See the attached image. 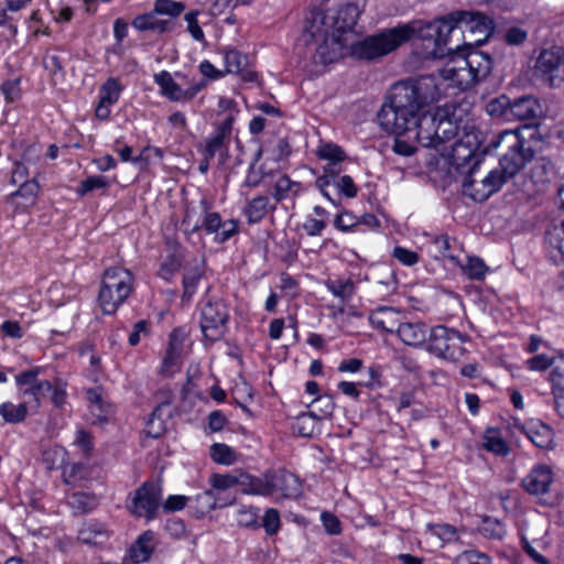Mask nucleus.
Here are the masks:
<instances>
[{"instance_id":"17","label":"nucleus","mask_w":564,"mask_h":564,"mask_svg":"<svg viewBox=\"0 0 564 564\" xmlns=\"http://www.w3.org/2000/svg\"><path fill=\"white\" fill-rule=\"evenodd\" d=\"M154 549V533L150 530L145 531L130 546L129 554L123 557V561H131V564L144 563L150 560Z\"/></svg>"},{"instance_id":"4","label":"nucleus","mask_w":564,"mask_h":564,"mask_svg":"<svg viewBox=\"0 0 564 564\" xmlns=\"http://www.w3.org/2000/svg\"><path fill=\"white\" fill-rule=\"evenodd\" d=\"M133 275L122 267H112L105 271L98 301L105 314H115L118 307L130 296Z\"/></svg>"},{"instance_id":"23","label":"nucleus","mask_w":564,"mask_h":564,"mask_svg":"<svg viewBox=\"0 0 564 564\" xmlns=\"http://www.w3.org/2000/svg\"><path fill=\"white\" fill-rule=\"evenodd\" d=\"M110 536L109 530L99 522H88L78 532V540L87 545H104Z\"/></svg>"},{"instance_id":"58","label":"nucleus","mask_w":564,"mask_h":564,"mask_svg":"<svg viewBox=\"0 0 564 564\" xmlns=\"http://www.w3.org/2000/svg\"><path fill=\"white\" fill-rule=\"evenodd\" d=\"M191 497L182 496V495H173L167 497V499L162 502V508L165 512H176L184 509L189 502Z\"/></svg>"},{"instance_id":"52","label":"nucleus","mask_w":564,"mask_h":564,"mask_svg":"<svg viewBox=\"0 0 564 564\" xmlns=\"http://www.w3.org/2000/svg\"><path fill=\"white\" fill-rule=\"evenodd\" d=\"M53 384L47 380H41L23 391V395H31L36 406H40L41 399L51 392Z\"/></svg>"},{"instance_id":"7","label":"nucleus","mask_w":564,"mask_h":564,"mask_svg":"<svg viewBox=\"0 0 564 564\" xmlns=\"http://www.w3.org/2000/svg\"><path fill=\"white\" fill-rule=\"evenodd\" d=\"M459 19V33L467 45H480L494 33L496 23L494 19L479 11L457 10Z\"/></svg>"},{"instance_id":"32","label":"nucleus","mask_w":564,"mask_h":564,"mask_svg":"<svg viewBox=\"0 0 564 564\" xmlns=\"http://www.w3.org/2000/svg\"><path fill=\"white\" fill-rule=\"evenodd\" d=\"M28 406L25 402L20 404H13L11 402H4L0 405V415L7 422L17 424L26 417Z\"/></svg>"},{"instance_id":"15","label":"nucleus","mask_w":564,"mask_h":564,"mask_svg":"<svg viewBox=\"0 0 564 564\" xmlns=\"http://www.w3.org/2000/svg\"><path fill=\"white\" fill-rule=\"evenodd\" d=\"M509 113L510 120L533 122L542 116L543 107L536 97L525 95L511 100Z\"/></svg>"},{"instance_id":"1","label":"nucleus","mask_w":564,"mask_h":564,"mask_svg":"<svg viewBox=\"0 0 564 564\" xmlns=\"http://www.w3.org/2000/svg\"><path fill=\"white\" fill-rule=\"evenodd\" d=\"M441 90L433 75L400 82L392 86L378 112V122L388 133L405 135L424 148L438 150L434 113L423 109L436 102Z\"/></svg>"},{"instance_id":"8","label":"nucleus","mask_w":564,"mask_h":564,"mask_svg":"<svg viewBox=\"0 0 564 564\" xmlns=\"http://www.w3.org/2000/svg\"><path fill=\"white\" fill-rule=\"evenodd\" d=\"M162 485L159 480H148L139 487L131 499L129 510L139 518L148 521L154 519L162 506Z\"/></svg>"},{"instance_id":"38","label":"nucleus","mask_w":564,"mask_h":564,"mask_svg":"<svg viewBox=\"0 0 564 564\" xmlns=\"http://www.w3.org/2000/svg\"><path fill=\"white\" fill-rule=\"evenodd\" d=\"M479 531L488 539L501 540L506 534V527L496 518L485 517Z\"/></svg>"},{"instance_id":"39","label":"nucleus","mask_w":564,"mask_h":564,"mask_svg":"<svg viewBox=\"0 0 564 564\" xmlns=\"http://www.w3.org/2000/svg\"><path fill=\"white\" fill-rule=\"evenodd\" d=\"M202 278V271L198 267L189 268L185 270L183 275V300H191L195 294L198 282Z\"/></svg>"},{"instance_id":"56","label":"nucleus","mask_w":564,"mask_h":564,"mask_svg":"<svg viewBox=\"0 0 564 564\" xmlns=\"http://www.w3.org/2000/svg\"><path fill=\"white\" fill-rule=\"evenodd\" d=\"M262 525L269 535H274L281 525L280 513L276 509L270 508L265 511Z\"/></svg>"},{"instance_id":"33","label":"nucleus","mask_w":564,"mask_h":564,"mask_svg":"<svg viewBox=\"0 0 564 564\" xmlns=\"http://www.w3.org/2000/svg\"><path fill=\"white\" fill-rule=\"evenodd\" d=\"M184 341L185 333L180 328L173 329L170 334L169 347L166 356L164 357V364L166 366L173 365L174 360L182 354Z\"/></svg>"},{"instance_id":"57","label":"nucleus","mask_w":564,"mask_h":564,"mask_svg":"<svg viewBox=\"0 0 564 564\" xmlns=\"http://www.w3.org/2000/svg\"><path fill=\"white\" fill-rule=\"evenodd\" d=\"M528 39V32L519 26L509 28L505 35L503 40L508 45L519 46L522 45Z\"/></svg>"},{"instance_id":"16","label":"nucleus","mask_w":564,"mask_h":564,"mask_svg":"<svg viewBox=\"0 0 564 564\" xmlns=\"http://www.w3.org/2000/svg\"><path fill=\"white\" fill-rule=\"evenodd\" d=\"M400 311L390 306H380L373 310L369 315V322L376 329L387 333H397L402 322Z\"/></svg>"},{"instance_id":"59","label":"nucleus","mask_w":564,"mask_h":564,"mask_svg":"<svg viewBox=\"0 0 564 564\" xmlns=\"http://www.w3.org/2000/svg\"><path fill=\"white\" fill-rule=\"evenodd\" d=\"M238 476H234L230 474H214L210 477V484L214 488L219 490H226L228 488L234 487L235 485H238Z\"/></svg>"},{"instance_id":"25","label":"nucleus","mask_w":564,"mask_h":564,"mask_svg":"<svg viewBox=\"0 0 564 564\" xmlns=\"http://www.w3.org/2000/svg\"><path fill=\"white\" fill-rule=\"evenodd\" d=\"M476 83L484 80L491 72L492 59L480 51H471L465 55Z\"/></svg>"},{"instance_id":"36","label":"nucleus","mask_w":564,"mask_h":564,"mask_svg":"<svg viewBox=\"0 0 564 564\" xmlns=\"http://www.w3.org/2000/svg\"><path fill=\"white\" fill-rule=\"evenodd\" d=\"M509 107H511V100L502 95L486 104V112L491 117L510 120Z\"/></svg>"},{"instance_id":"6","label":"nucleus","mask_w":564,"mask_h":564,"mask_svg":"<svg viewBox=\"0 0 564 564\" xmlns=\"http://www.w3.org/2000/svg\"><path fill=\"white\" fill-rule=\"evenodd\" d=\"M465 340V336L458 330L438 325L431 329L427 349L436 357L455 362L465 354L463 347Z\"/></svg>"},{"instance_id":"18","label":"nucleus","mask_w":564,"mask_h":564,"mask_svg":"<svg viewBox=\"0 0 564 564\" xmlns=\"http://www.w3.org/2000/svg\"><path fill=\"white\" fill-rule=\"evenodd\" d=\"M159 15L160 13L155 12L153 8L150 12L137 15L132 20L131 25L140 32L151 31L162 34L171 31L173 29V22L171 20L160 19Z\"/></svg>"},{"instance_id":"46","label":"nucleus","mask_w":564,"mask_h":564,"mask_svg":"<svg viewBox=\"0 0 564 564\" xmlns=\"http://www.w3.org/2000/svg\"><path fill=\"white\" fill-rule=\"evenodd\" d=\"M226 73L238 74L246 66V57L236 50H229L224 56Z\"/></svg>"},{"instance_id":"37","label":"nucleus","mask_w":564,"mask_h":564,"mask_svg":"<svg viewBox=\"0 0 564 564\" xmlns=\"http://www.w3.org/2000/svg\"><path fill=\"white\" fill-rule=\"evenodd\" d=\"M122 88L123 87L119 79L113 77L108 78L107 82L100 87V100L109 105L116 104L119 100Z\"/></svg>"},{"instance_id":"26","label":"nucleus","mask_w":564,"mask_h":564,"mask_svg":"<svg viewBox=\"0 0 564 564\" xmlns=\"http://www.w3.org/2000/svg\"><path fill=\"white\" fill-rule=\"evenodd\" d=\"M87 399L89 401V410L91 415L95 417L94 422L104 423L108 420L111 414V406L105 402L101 398V393L98 389H89L87 391Z\"/></svg>"},{"instance_id":"19","label":"nucleus","mask_w":564,"mask_h":564,"mask_svg":"<svg viewBox=\"0 0 564 564\" xmlns=\"http://www.w3.org/2000/svg\"><path fill=\"white\" fill-rule=\"evenodd\" d=\"M269 485H271V494L280 491L286 498L296 497L301 494L300 479L294 474L285 470L269 475Z\"/></svg>"},{"instance_id":"62","label":"nucleus","mask_w":564,"mask_h":564,"mask_svg":"<svg viewBox=\"0 0 564 564\" xmlns=\"http://www.w3.org/2000/svg\"><path fill=\"white\" fill-rule=\"evenodd\" d=\"M238 232V221L234 219H229L226 221H223V225L217 232V236H215V240L217 242H225L228 239H230L232 236H235Z\"/></svg>"},{"instance_id":"63","label":"nucleus","mask_w":564,"mask_h":564,"mask_svg":"<svg viewBox=\"0 0 564 564\" xmlns=\"http://www.w3.org/2000/svg\"><path fill=\"white\" fill-rule=\"evenodd\" d=\"M392 254L399 262L404 265H413L419 261V254L415 251L403 247H395Z\"/></svg>"},{"instance_id":"34","label":"nucleus","mask_w":564,"mask_h":564,"mask_svg":"<svg viewBox=\"0 0 564 564\" xmlns=\"http://www.w3.org/2000/svg\"><path fill=\"white\" fill-rule=\"evenodd\" d=\"M39 188L37 182L31 180L30 182L19 185V188L9 195L8 202L14 203L15 198L20 197L24 199L25 206L33 205L36 200Z\"/></svg>"},{"instance_id":"60","label":"nucleus","mask_w":564,"mask_h":564,"mask_svg":"<svg viewBox=\"0 0 564 564\" xmlns=\"http://www.w3.org/2000/svg\"><path fill=\"white\" fill-rule=\"evenodd\" d=\"M197 11H189L185 14V21L187 22V30L192 37L198 42L204 41L205 35L197 21Z\"/></svg>"},{"instance_id":"27","label":"nucleus","mask_w":564,"mask_h":564,"mask_svg":"<svg viewBox=\"0 0 564 564\" xmlns=\"http://www.w3.org/2000/svg\"><path fill=\"white\" fill-rule=\"evenodd\" d=\"M189 503L191 508L194 509L197 518H203L217 507L225 506L223 503H217V500L214 497V492L212 490H206L202 494H198L194 498L191 497Z\"/></svg>"},{"instance_id":"11","label":"nucleus","mask_w":564,"mask_h":564,"mask_svg":"<svg viewBox=\"0 0 564 564\" xmlns=\"http://www.w3.org/2000/svg\"><path fill=\"white\" fill-rule=\"evenodd\" d=\"M154 82L159 85L161 94L170 101L174 102L191 101L202 89L206 87V80H200L193 84L191 87L183 89L166 70L155 74Z\"/></svg>"},{"instance_id":"45","label":"nucleus","mask_w":564,"mask_h":564,"mask_svg":"<svg viewBox=\"0 0 564 564\" xmlns=\"http://www.w3.org/2000/svg\"><path fill=\"white\" fill-rule=\"evenodd\" d=\"M300 183L293 182L289 178V176L284 175L276 181L273 196L276 202H281L289 195V193L296 194L300 191Z\"/></svg>"},{"instance_id":"55","label":"nucleus","mask_w":564,"mask_h":564,"mask_svg":"<svg viewBox=\"0 0 564 564\" xmlns=\"http://www.w3.org/2000/svg\"><path fill=\"white\" fill-rule=\"evenodd\" d=\"M238 523L245 528L258 527V509L241 506L238 510Z\"/></svg>"},{"instance_id":"14","label":"nucleus","mask_w":564,"mask_h":564,"mask_svg":"<svg viewBox=\"0 0 564 564\" xmlns=\"http://www.w3.org/2000/svg\"><path fill=\"white\" fill-rule=\"evenodd\" d=\"M553 482V471L547 465H536L521 480L522 488L532 496L545 495Z\"/></svg>"},{"instance_id":"54","label":"nucleus","mask_w":564,"mask_h":564,"mask_svg":"<svg viewBox=\"0 0 564 564\" xmlns=\"http://www.w3.org/2000/svg\"><path fill=\"white\" fill-rule=\"evenodd\" d=\"M229 142V138L223 135L220 133L215 132V134L207 140L205 153L208 156H215L216 153L227 150V143Z\"/></svg>"},{"instance_id":"48","label":"nucleus","mask_w":564,"mask_h":564,"mask_svg":"<svg viewBox=\"0 0 564 564\" xmlns=\"http://www.w3.org/2000/svg\"><path fill=\"white\" fill-rule=\"evenodd\" d=\"M153 8L155 9V12L169 15L171 18L178 17L185 10L183 2L173 0H155Z\"/></svg>"},{"instance_id":"9","label":"nucleus","mask_w":564,"mask_h":564,"mask_svg":"<svg viewBox=\"0 0 564 564\" xmlns=\"http://www.w3.org/2000/svg\"><path fill=\"white\" fill-rule=\"evenodd\" d=\"M221 225V216L212 210L210 204L205 198L199 202L198 207H187L182 221L185 234H196L205 230L207 234L217 236Z\"/></svg>"},{"instance_id":"29","label":"nucleus","mask_w":564,"mask_h":564,"mask_svg":"<svg viewBox=\"0 0 564 564\" xmlns=\"http://www.w3.org/2000/svg\"><path fill=\"white\" fill-rule=\"evenodd\" d=\"M312 406L313 409L307 414H303L301 416V420L305 419L306 416H310L317 421H322L325 417L332 415L335 404L329 395L324 394L315 398L314 401L312 402Z\"/></svg>"},{"instance_id":"30","label":"nucleus","mask_w":564,"mask_h":564,"mask_svg":"<svg viewBox=\"0 0 564 564\" xmlns=\"http://www.w3.org/2000/svg\"><path fill=\"white\" fill-rule=\"evenodd\" d=\"M456 140L476 153L486 152V150H480L482 144V134L474 126L463 124Z\"/></svg>"},{"instance_id":"61","label":"nucleus","mask_w":564,"mask_h":564,"mask_svg":"<svg viewBox=\"0 0 564 564\" xmlns=\"http://www.w3.org/2000/svg\"><path fill=\"white\" fill-rule=\"evenodd\" d=\"M453 564H490V560L482 553L464 552L455 558Z\"/></svg>"},{"instance_id":"22","label":"nucleus","mask_w":564,"mask_h":564,"mask_svg":"<svg viewBox=\"0 0 564 564\" xmlns=\"http://www.w3.org/2000/svg\"><path fill=\"white\" fill-rule=\"evenodd\" d=\"M528 438L539 448L549 449L553 443V431L542 422H530L523 426Z\"/></svg>"},{"instance_id":"51","label":"nucleus","mask_w":564,"mask_h":564,"mask_svg":"<svg viewBox=\"0 0 564 564\" xmlns=\"http://www.w3.org/2000/svg\"><path fill=\"white\" fill-rule=\"evenodd\" d=\"M449 148L452 150V158L458 165L469 163L470 160L478 154L462 144L458 140H455V142L451 144Z\"/></svg>"},{"instance_id":"49","label":"nucleus","mask_w":564,"mask_h":564,"mask_svg":"<svg viewBox=\"0 0 564 564\" xmlns=\"http://www.w3.org/2000/svg\"><path fill=\"white\" fill-rule=\"evenodd\" d=\"M465 274L473 280H482L488 270L485 262L479 258H468L467 263L463 267Z\"/></svg>"},{"instance_id":"50","label":"nucleus","mask_w":564,"mask_h":564,"mask_svg":"<svg viewBox=\"0 0 564 564\" xmlns=\"http://www.w3.org/2000/svg\"><path fill=\"white\" fill-rule=\"evenodd\" d=\"M550 379L553 391L564 390V356L554 359Z\"/></svg>"},{"instance_id":"64","label":"nucleus","mask_w":564,"mask_h":564,"mask_svg":"<svg viewBox=\"0 0 564 564\" xmlns=\"http://www.w3.org/2000/svg\"><path fill=\"white\" fill-rule=\"evenodd\" d=\"M358 225V220L355 215L349 212H344L336 216L334 226L341 230L347 231Z\"/></svg>"},{"instance_id":"47","label":"nucleus","mask_w":564,"mask_h":564,"mask_svg":"<svg viewBox=\"0 0 564 564\" xmlns=\"http://www.w3.org/2000/svg\"><path fill=\"white\" fill-rule=\"evenodd\" d=\"M107 186L108 181L106 180V177L101 175H94L82 181L76 189V193L78 196L83 197L95 189L105 188Z\"/></svg>"},{"instance_id":"20","label":"nucleus","mask_w":564,"mask_h":564,"mask_svg":"<svg viewBox=\"0 0 564 564\" xmlns=\"http://www.w3.org/2000/svg\"><path fill=\"white\" fill-rule=\"evenodd\" d=\"M530 180L536 186L538 192L545 189L547 183L555 176L553 163L546 158H539L530 169Z\"/></svg>"},{"instance_id":"21","label":"nucleus","mask_w":564,"mask_h":564,"mask_svg":"<svg viewBox=\"0 0 564 564\" xmlns=\"http://www.w3.org/2000/svg\"><path fill=\"white\" fill-rule=\"evenodd\" d=\"M397 334L405 345L416 347L425 343L427 326L421 322H401Z\"/></svg>"},{"instance_id":"42","label":"nucleus","mask_w":564,"mask_h":564,"mask_svg":"<svg viewBox=\"0 0 564 564\" xmlns=\"http://www.w3.org/2000/svg\"><path fill=\"white\" fill-rule=\"evenodd\" d=\"M67 503L74 513H85L93 509L94 498L86 492H74L68 497Z\"/></svg>"},{"instance_id":"28","label":"nucleus","mask_w":564,"mask_h":564,"mask_svg":"<svg viewBox=\"0 0 564 564\" xmlns=\"http://www.w3.org/2000/svg\"><path fill=\"white\" fill-rule=\"evenodd\" d=\"M359 15L360 11L357 4L346 3L337 11L336 25L343 31L352 30L357 24Z\"/></svg>"},{"instance_id":"43","label":"nucleus","mask_w":564,"mask_h":564,"mask_svg":"<svg viewBox=\"0 0 564 564\" xmlns=\"http://www.w3.org/2000/svg\"><path fill=\"white\" fill-rule=\"evenodd\" d=\"M545 241L547 245L556 250L564 257V219L560 225H553L545 234Z\"/></svg>"},{"instance_id":"35","label":"nucleus","mask_w":564,"mask_h":564,"mask_svg":"<svg viewBox=\"0 0 564 564\" xmlns=\"http://www.w3.org/2000/svg\"><path fill=\"white\" fill-rule=\"evenodd\" d=\"M326 288L329 292H332L336 297L340 299L343 302L349 301L355 292V284L350 279L328 280L326 282Z\"/></svg>"},{"instance_id":"44","label":"nucleus","mask_w":564,"mask_h":564,"mask_svg":"<svg viewBox=\"0 0 564 564\" xmlns=\"http://www.w3.org/2000/svg\"><path fill=\"white\" fill-rule=\"evenodd\" d=\"M319 158L330 161L329 167L326 169V172L336 174L337 172L333 167L336 163L341 162L345 159V153L338 145L326 144L321 148Z\"/></svg>"},{"instance_id":"40","label":"nucleus","mask_w":564,"mask_h":564,"mask_svg":"<svg viewBox=\"0 0 564 564\" xmlns=\"http://www.w3.org/2000/svg\"><path fill=\"white\" fill-rule=\"evenodd\" d=\"M210 457L214 462L223 465H231L237 458L235 451L223 443H215L210 446Z\"/></svg>"},{"instance_id":"12","label":"nucleus","mask_w":564,"mask_h":564,"mask_svg":"<svg viewBox=\"0 0 564 564\" xmlns=\"http://www.w3.org/2000/svg\"><path fill=\"white\" fill-rule=\"evenodd\" d=\"M468 65L465 55L453 54L440 69V76L462 90L468 89L476 84Z\"/></svg>"},{"instance_id":"41","label":"nucleus","mask_w":564,"mask_h":564,"mask_svg":"<svg viewBox=\"0 0 564 564\" xmlns=\"http://www.w3.org/2000/svg\"><path fill=\"white\" fill-rule=\"evenodd\" d=\"M484 448L496 455L506 456L509 453L508 444L492 431L485 434Z\"/></svg>"},{"instance_id":"24","label":"nucleus","mask_w":564,"mask_h":564,"mask_svg":"<svg viewBox=\"0 0 564 564\" xmlns=\"http://www.w3.org/2000/svg\"><path fill=\"white\" fill-rule=\"evenodd\" d=\"M238 485L245 495L270 496L271 485H269V474L263 477H254L249 474H239Z\"/></svg>"},{"instance_id":"5","label":"nucleus","mask_w":564,"mask_h":564,"mask_svg":"<svg viewBox=\"0 0 564 564\" xmlns=\"http://www.w3.org/2000/svg\"><path fill=\"white\" fill-rule=\"evenodd\" d=\"M229 310L221 299H208L200 308L199 326L204 340L213 344L228 330Z\"/></svg>"},{"instance_id":"10","label":"nucleus","mask_w":564,"mask_h":564,"mask_svg":"<svg viewBox=\"0 0 564 564\" xmlns=\"http://www.w3.org/2000/svg\"><path fill=\"white\" fill-rule=\"evenodd\" d=\"M437 124L438 150L446 149V143L458 137L463 123V109L455 104H446L438 108L435 113Z\"/></svg>"},{"instance_id":"31","label":"nucleus","mask_w":564,"mask_h":564,"mask_svg":"<svg viewBox=\"0 0 564 564\" xmlns=\"http://www.w3.org/2000/svg\"><path fill=\"white\" fill-rule=\"evenodd\" d=\"M269 198L260 195L248 202L245 208V215L250 224L260 221L268 213Z\"/></svg>"},{"instance_id":"3","label":"nucleus","mask_w":564,"mask_h":564,"mask_svg":"<svg viewBox=\"0 0 564 564\" xmlns=\"http://www.w3.org/2000/svg\"><path fill=\"white\" fill-rule=\"evenodd\" d=\"M494 145H503L506 151L501 154L499 166L490 171L482 180L475 178L477 162L470 169L463 182L465 195L475 202H484L498 192L505 183L513 178L523 167L533 160L534 151L529 142L520 134V130H505Z\"/></svg>"},{"instance_id":"2","label":"nucleus","mask_w":564,"mask_h":564,"mask_svg":"<svg viewBox=\"0 0 564 564\" xmlns=\"http://www.w3.org/2000/svg\"><path fill=\"white\" fill-rule=\"evenodd\" d=\"M457 31L459 32V19L456 10L431 22L413 20L386 29L354 44L351 52L360 59L373 61L395 51L413 37H417L427 42L424 57L437 59L459 47L458 43L452 45V35Z\"/></svg>"},{"instance_id":"53","label":"nucleus","mask_w":564,"mask_h":564,"mask_svg":"<svg viewBox=\"0 0 564 564\" xmlns=\"http://www.w3.org/2000/svg\"><path fill=\"white\" fill-rule=\"evenodd\" d=\"M429 530L443 542H454L458 540L457 529L451 524H430Z\"/></svg>"},{"instance_id":"13","label":"nucleus","mask_w":564,"mask_h":564,"mask_svg":"<svg viewBox=\"0 0 564 564\" xmlns=\"http://www.w3.org/2000/svg\"><path fill=\"white\" fill-rule=\"evenodd\" d=\"M564 67V54L561 48L544 50L540 53L535 63V73L551 86L560 76L561 68Z\"/></svg>"}]
</instances>
